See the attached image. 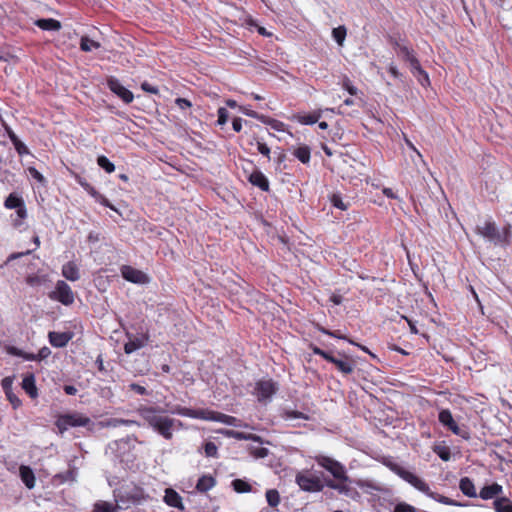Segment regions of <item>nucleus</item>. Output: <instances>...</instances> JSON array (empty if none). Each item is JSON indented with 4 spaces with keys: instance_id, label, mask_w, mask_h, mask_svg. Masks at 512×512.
Masks as SVG:
<instances>
[{
    "instance_id": "obj_64",
    "label": "nucleus",
    "mask_w": 512,
    "mask_h": 512,
    "mask_svg": "<svg viewBox=\"0 0 512 512\" xmlns=\"http://www.w3.org/2000/svg\"><path fill=\"white\" fill-rule=\"evenodd\" d=\"M6 349H7L8 354L17 356V357H22L23 352H24L23 350L15 347V346H8Z\"/></svg>"
},
{
    "instance_id": "obj_46",
    "label": "nucleus",
    "mask_w": 512,
    "mask_h": 512,
    "mask_svg": "<svg viewBox=\"0 0 512 512\" xmlns=\"http://www.w3.org/2000/svg\"><path fill=\"white\" fill-rule=\"evenodd\" d=\"M80 185L85 189V191L94 198L96 201L97 198L100 197L101 193H99L92 185H90L86 181H79Z\"/></svg>"
},
{
    "instance_id": "obj_42",
    "label": "nucleus",
    "mask_w": 512,
    "mask_h": 512,
    "mask_svg": "<svg viewBox=\"0 0 512 512\" xmlns=\"http://www.w3.org/2000/svg\"><path fill=\"white\" fill-rule=\"evenodd\" d=\"M282 417L285 420H292V419H303L308 420V416L300 411H294L290 409H284L282 412Z\"/></svg>"
},
{
    "instance_id": "obj_47",
    "label": "nucleus",
    "mask_w": 512,
    "mask_h": 512,
    "mask_svg": "<svg viewBox=\"0 0 512 512\" xmlns=\"http://www.w3.org/2000/svg\"><path fill=\"white\" fill-rule=\"evenodd\" d=\"M240 111L249 116V117H252V118H255L261 122L263 121H266V116L265 115H262V114H259L258 112L254 111V110H251V109H247V108H244V107H240Z\"/></svg>"
},
{
    "instance_id": "obj_13",
    "label": "nucleus",
    "mask_w": 512,
    "mask_h": 512,
    "mask_svg": "<svg viewBox=\"0 0 512 512\" xmlns=\"http://www.w3.org/2000/svg\"><path fill=\"white\" fill-rule=\"evenodd\" d=\"M171 412L173 414H177L180 416L206 420V416L208 414V409H191V408L182 407V406L177 405Z\"/></svg>"
},
{
    "instance_id": "obj_23",
    "label": "nucleus",
    "mask_w": 512,
    "mask_h": 512,
    "mask_svg": "<svg viewBox=\"0 0 512 512\" xmlns=\"http://www.w3.org/2000/svg\"><path fill=\"white\" fill-rule=\"evenodd\" d=\"M145 340L146 339L144 338L128 335V341L124 344V352L126 354H131L136 350H139L145 345Z\"/></svg>"
},
{
    "instance_id": "obj_33",
    "label": "nucleus",
    "mask_w": 512,
    "mask_h": 512,
    "mask_svg": "<svg viewBox=\"0 0 512 512\" xmlns=\"http://www.w3.org/2000/svg\"><path fill=\"white\" fill-rule=\"evenodd\" d=\"M101 44L97 41L92 40L88 36L84 35L80 39V49L84 52H91L93 49H98Z\"/></svg>"
},
{
    "instance_id": "obj_3",
    "label": "nucleus",
    "mask_w": 512,
    "mask_h": 512,
    "mask_svg": "<svg viewBox=\"0 0 512 512\" xmlns=\"http://www.w3.org/2000/svg\"><path fill=\"white\" fill-rule=\"evenodd\" d=\"M388 467L390 468L391 471H393L401 479L408 482L415 489L424 493L426 496L434 499L437 502H440V503H443L446 505H452V506H464L465 505L460 502H457L456 500H453L451 498H448L446 496H443V495H440L438 493L431 491L429 485L424 480H422L420 477H418L414 473L410 472L409 470L405 469L404 467L400 466L399 464L390 463V464H388Z\"/></svg>"
},
{
    "instance_id": "obj_4",
    "label": "nucleus",
    "mask_w": 512,
    "mask_h": 512,
    "mask_svg": "<svg viewBox=\"0 0 512 512\" xmlns=\"http://www.w3.org/2000/svg\"><path fill=\"white\" fill-rule=\"evenodd\" d=\"M295 482L301 490L309 493L321 492L326 486L324 480L322 481L320 477L311 474L308 470L298 472Z\"/></svg>"
},
{
    "instance_id": "obj_18",
    "label": "nucleus",
    "mask_w": 512,
    "mask_h": 512,
    "mask_svg": "<svg viewBox=\"0 0 512 512\" xmlns=\"http://www.w3.org/2000/svg\"><path fill=\"white\" fill-rule=\"evenodd\" d=\"M164 501L167 505L171 507L184 510L181 496L172 488H167L165 490Z\"/></svg>"
},
{
    "instance_id": "obj_22",
    "label": "nucleus",
    "mask_w": 512,
    "mask_h": 512,
    "mask_svg": "<svg viewBox=\"0 0 512 512\" xmlns=\"http://www.w3.org/2000/svg\"><path fill=\"white\" fill-rule=\"evenodd\" d=\"M20 478L28 489H32L35 486V475L33 470L26 465H21L19 468Z\"/></svg>"
},
{
    "instance_id": "obj_41",
    "label": "nucleus",
    "mask_w": 512,
    "mask_h": 512,
    "mask_svg": "<svg viewBox=\"0 0 512 512\" xmlns=\"http://www.w3.org/2000/svg\"><path fill=\"white\" fill-rule=\"evenodd\" d=\"M97 164L106 173H112L115 170V165L104 155L97 157Z\"/></svg>"
},
{
    "instance_id": "obj_2",
    "label": "nucleus",
    "mask_w": 512,
    "mask_h": 512,
    "mask_svg": "<svg viewBox=\"0 0 512 512\" xmlns=\"http://www.w3.org/2000/svg\"><path fill=\"white\" fill-rule=\"evenodd\" d=\"M162 412L163 409L158 406H142L138 409L139 415L149 427L165 439L170 440L173 437L174 427H182L183 424L179 420L163 416Z\"/></svg>"
},
{
    "instance_id": "obj_20",
    "label": "nucleus",
    "mask_w": 512,
    "mask_h": 512,
    "mask_svg": "<svg viewBox=\"0 0 512 512\" xmlns=\"http://www.w3.org/2000/svg\"><path fill=\"white\" fill-rule=\"evenodd\" d=\"M503 492V487L498 483L484 486L479 493V497L483 500H489L499 496Z\"/></svg>"
},
{
    "instance_id": "obj_56",
    "label": "nucleus",
    "mask_w": 512,
    "mask_h": 512,
    "mask_svg": "<svg viewBox=\"0 0 512 512\" xmlns=\"http://www.w3.org/2000/svg\"><path fill=\"white\" fill-rule=\"evenodd\" d=\"M256 145L258 152L269 159L271 151L267 144L264 142L257 141Z\"/></svg>"
},
{
    "instance_id": "obj_49",
    "label": "nucleus",
    "mask_w": 512,
    "mask_h": 512,
    "mask_svg": "<svg viewBox=\"0 0 512 512\" xmlns=\"http://www.w3.org/2000/svg\"><path fill=\"white\" fill-rule=\"evenodd\" d=\"M13 146L20 156L29 154V150H28L27 146L20 139L15 141L13 143Z\"/></svg>"
},
{
    "instance_id": "obj_29",
    "label": "nucleus",
    "mask_w": 512,
    "mask_h": 512,
    "mask_svg": "<svg viewBox=\"0 0 512 512\" xmlns=\"http://www.w3.org/2000/svg\"><path fill=\"white\" fill-rule=\"evenodd\" d=\"M36 25L47 31H58L61 29V23L52 18H42L36 21Z\"/></svg>"
},
{
    "instance_id": "obj_35",
    "label": "nucleus",
    "mask_w": 512,
    "mask_h": 512,
    "mask_svg": "<svg viewBox=\"0 0 512 512\" xmlns=\"http://www.w3.org/2000/svg\"><path fill=\"white\" fill-rule=\"evenodd\" d=\"M24 200L15 193L9 194L5 199L4 206L8 209H16L23 206Z\"/></svg>"
},
{
    "instance_id": "obj_19",
    "label": "nucleus",
    "mask_w": 512,
    "mask_h": 512,
    "mask_svg": "<svg viewBox=\"0 0 512 512\" xmlns=\"http://www.w3.org/2000/svg\"><path fill=\"white\" fill-rule=\"evenodd\" d=\"M411 73L414 77L417 78L418 82L423 86H427L430 84L429 76L425 70L422 69L418 60L412 61V66L410 67Z\"/></svg>"
},
{
    "instance_id": "obj_21",
    "label": "nucleus",
    "mask_w": 512,
    "mask_h": 512,
    "mask_svg": "<svg viewBox=\"0 0 512 512\" xmlns=\"http://www.w3.org/2000/svg\"><path fill=\"white\" fill-rule=\"evenodd\" d=\"M62 275L69 281H77L80 278L79 268L73 261H69L62 266Z\"/></svg>"
},
{
    "instance_id": "obj_30",
    "label": "nucleus",
    "mask_w": 512,
    "mask_h": 512,
    "mask_svg": "<svg viewBox=\"0 0 512 512\" xmlns=\"http://www.w3.org/2000/svg\"><path fill=\"white\" fill-rule=\"evenodd\" d=\"M493 507L496 512H512V501L507 497H497Z\"/></svg>"
},
{
    "instance_id": "obj_50",
    "label": "nucleus",
    "mask_w": 512,
    "mask_h": 512,
    "mask_svg": "<svg viewBox=\"0 0 512 512\" xmlns=\"http://www.w3.org/2000/svg\"><path fill=\"white\" fill-rule=\"evenodd\" d=\"M500 234L504 236L503 240V247L509 244V239L512 235V225L507 224L505 227H503L502 230H500Z\"/></svg>"
},
{
    "instance_id": "obj_55",
    "label": "nucleus",
    "mask_w": 512,
    "mask_h": 512,
    "mask_svg": "<svg viewBox=\"0 0 512 512\" xmlns=\"http://www.w3.org/2000/svg\"><path fill=\"white\" fill-rule=\"evenodd\" d=\"M13 380V377L10 376L3 378L1 385L4 390V393H9L10 391L13 390Z\"/></svg>"
},
{
    "instance_id": "obj_17",
    "label": "nucleus",
    "mask_w": 512,
    "mask_h": 512,
    "mask_svg": "<svg viewBox=\"0 0 512 512\" xmlns=\"http://www.w3.org/2000/svg\"><path fill=\"white\" fill-rule=\"evenodd\" d=\"M35 376L33 373L26 374L22 380V389L29 395L30 398L35 399L38 397V389L35 383Z\"/></svg>"
},
{
    "instance_id": "obj_43",
    "label": "nucleus",
    "mask_w": 512,
    "mask_h": 512,
    "mask_svg": "<svg viewBox=\"0 0 512 512\" xmlns=\"http://www.w3.org/2000/svg\"><path fill=\"white\" fill-rule=\"evenodd\" d=\"M393 512H418V509L406 502H398L394 505Z\"/></svg>"
},
{
    "instance_id": "obj_27",
    "label": "nucleus",
    "mask_w": 512,
    "mask_h": 512,
    "mask_svg": "<svg viewBox=\"0 0 512 512\" xmlns=\"http://www.w3.org/2000/svg\"><path fill=\"white\" fill-rule=\"evenodd\" d=\"M292 154L303 164H308L311 158V149L308 145H300Z\"/></svg>"
},
{
    "instance_id": "obj_44",
    "label": "nucleus",
    "mask_w": 512,
    "mask_h": 512,
    "mask_svg": "<svg viewBox=\"0 0 512 512\" xmlns=\"http://www.w3.org/2000/svg\"><path fill=\"white\" fill-rule=\"evenodd\" d=\"M204 452L207 457L216 458L218 456V448L212 441H208L204 444Z\"/></svg>"
},
{
    "instance_id": "obj_14",
    "label": "nucleus",
    "mask_w": 512,
    "mask_h": 512,
    "mask_svg": "<svg viewBox=\"0 0 512 512\" xmlns=\"http://www.w3.org/2000/svg\"><path fill=\"white\" fill-rule=\"evenodd\" d=\"M73 332H56L50 331L48 334L49 342L53 347L63 348L72 339Z\"/></svg>"
},
{
    "instance_id": "obj_52",
    "label": "nucleus",
    "mask_w": 512,
    "mask_h": 512,
    "mask_svg": "<svg viewBox=\"0 0 512 512\" xmlns=\"http://www.w3.org/2000/svg\"><path fill=\"white\" fill-rule=\"evenodd\" d=\"M262 123L270 125L273 129L277 131H283L284 124L278 120L266 116V121H263Z\"/></svg>"
},
{
    "instance_id": "obj_34",
    "label": "nucleus",
    "mask_w": 512,
    "mask_h": 512,
    "mask_svg": "<svg viewBox=\"0 0 512 512\" xmlns=\"http://www.w3.org/2000/svg\"><path fill=\"white\" fill-rule=\"evenodd\" d=\"M265 497L268 506L271 508H276L280 504L281 497L277 489H268L265 493Z\"/></svg>"
},
{
    "instance_id": "obj_5",
    "label": "nucleus",
    "mask_w": 512,
    "mask_h": 512,
    "mask_svg": "<svg viewBox=\"0 0 512 512\" xmlns=\"http://www.w3.org/2000/svg\"><path fill=\"white\" fill-rule=\"evenodd\" d=\"M475 231L493 245L503 247L504 236L500 234V229L491 219L485 220L482 224H478Z\"/></svg>"
},
{
    "instance_id": "obj_16",
    "label": "nucleus",
    "mask_w": 512,
    "mask_h": 512,
    "mask_svg": "<svg viewBox=\"0 0 512 512\" xmlns=\"http://www.w3.org/2000/svg\"><path fill=\"white\" fill-rule=\"evenodd\" d=\"M206 420L220 422V423H224L226 425H231V426H239L237 424V422H238L237 418L230 416V415L220 413V412L211 411V410H208Z\"/></svg>"
},
{
    "instance_id": "obj_57",
    "label": "nucleus",
    "mask_w": 512,
    "mask_h": 512,
    "mask_svg": "<svg viewBox=\"0 0 512 512\" xmlns=\"http://www.w3.org/2000/svg\"><path fill=\"white\" fill-rule=\"evenodd\" d=\"M251 453L255 458H265L268 456L269 450L264 447H258L253 449Z\"/></svg>"
},
{
    "instance_id": "obj_15",
    "label": "nucleus",
    "mask_w": 512,
    "mask_h": 512,
    "mask_svg": "<svg viewBox=\"0 0 512 512\" xmlns=\"http://www.w3.org/2000/svg\"><path fill=\"white\" fill-rule=\"evenodd\" d=\"M248 181L261 189L262 191H269V181L267 177L260 171L254 170L248 177Z\"/></svg>"
},
{
    "instance_id": "obj_36",
    "label": "nucleus",
    "mask_w": 512,
    "mask_h": 512,
    "mask_svg": "<svg viewBox=\"0 0 512 512\" xmlns=\"http://www.w3.org/2000/svg\"><path fill=\"white\" fill-rule=\"evenodd\" d=\"M433 452L443 461H449L451 458V451L448 446L443 444H435L433 446Z\"/></svg>"
},
{
    "instance_id": "obj_54",
    "label": "nucleus",
    "mask_w": 512,
    "mask_h": 512,
    "mask_svg": "<svg viewBox=\"0 0 512 512\" xmlns=\"http://www.w3.org/2000/svg\"><path fill=\"white\" fill-rule=\"evenodd\" d=\"M310 348H311L313 354L318 355L325 360H327V358L329 357V355L331 353L330 351L323 350L320 347L313 345V344L310 345Z\"/></svg>"
},
{
    "instance_id": "obj_39",
    "label": "nucleus",
    "mask_w": 512,
    "mask_h": 512,
    "mask_svg": "<svg viewBox=\"0 0 512 512\" xmlns=\"http://www.w3.org/2000/svg\"><path fill=\"white\" fill-rule=\"evenodd\" d=\"M330 202L333 207L338 208L343 211L347 210L350 205L349 202H344L340 193H333L330 196Z\"/></svg>"
},
{
    "instance_id": "obj_60",
    "label": "nucleus",
    "mask_w": 512,
    "mask_h": 512,
    "mask_svg": "<svg viewBox=\"0 0 512 512\" xmlns=\"http://www.w3.org/2000/svg\"><path fill=\"white\" fill-rule=\"evenodd\" d=\"M175 104L182 110H185L187 108H190L192 106V103L186 99V98H176Z\"/></svg>"
},
{
    "instance_id": "obj_40",
    "label": "nucleus",
    "mask_w": 512,
    "mask_h": 512,
    "mask_svg": "<svg viewBox=\"0 0 512 512\" xmlns=\"http://www.w3.org/2000/svg\"><path fill=\"white\" fill-rule=\"evenodd\" d=\"M117 507L106 501H97L94 504L93 512H116Z\"/></svg>"
},
{
    "instance_id": "obj_62",
    "label": "nucleus",
    "mask_w": 512,
    "mask_h": 512,
    "mask_svg": "<svg viewBox=\"0 0 512 512\" xmlns=\"http://www.w3.org/2000/svg\"><path fill=\"white\" fill-rule=\"evenodd\" d=\"M141 89L147 93H151V94H158L159 93V89L156 87V86H153L151 85L150 83L148 82H143L141 84Z\"/></svg>"
},
{
    "instance_id": "obj_9",
    "label": "nucleus",
    "mask_w": 512,
    "mask_h": 512,
    "mask_svg": "<svg viewBox=\"0 0 512 512\" xmlns=\"http://www.w3.org/2000/svg\"><path fill=\"white\" fill-rule=\"evenodd\" d=\"M53 300L59 301L63 305H71L74 302V294L71 287L63 280L56 283L55 291L49 294Z\"/></svg>"
},
{
    "instance_id": "obj_26",
    "label": "nucleus",
    "mask_w": 512,
    "mask_h": 512,
    "mask_svg": "<svg viewBox=\"0 0 512 512\" xmlns=\"http://www.w3.org/2000/svg\"><path fill=\"white\" fill-rule=\"evenodd\" d=\"M225 435L236 440H251L254 442H261V437L256 434L244 433L236 430H226Z\"/></svg>"
},
{
    "instance_id": "obj_45",
    "label": "nucleus",
    "mask_w": 512,
    "mask_h": 512,
    "mask_svg": "<svg viewBox=\"0 0 512 512\" xmlns=\"http://www.w3.org/2000/svg\"><path fill=\"white\" fill-rule=\"evenodd\" d=\"M44 281H45V278L43 276H39V275H35V274L29 275L26 278V283L31 287L40 286L43 284Z\"/></svg>"
},
{
    "instance_id": "obj_6",
    "label": "nucleus",
    "mask_w": 512,
    "mask_h": 512,
    "mask_svg": "<svg viewBox=\"0 0 512 512\" xmlns=\"http://www.w3.org/2000/svg\"><path fill=\"white\" fill-rule=\"evenodd\" d=\"M439 422L449 429L453 434L468 440L470 439V432L466 427H460L454 420L452 413L448 409H443L438 415Z\"/></svg>"
},
{
    "instance_id": "obj_31",
    "label": "nucleus",
    "mask_w": 512,
    "mask_h": 512,
    "mask_svg": "<svg viewBox=\"0 0 512 512\" xmlns=\"http://www.w3.org/2000/svg\"><path fill=\"white\" fill-rule=\"evenodd\" d=\"M77 475L76 469H68L65 472L54 475L53 482L56 484H63L65 482H72L75 480Z\"/></svg>"
},
{
    "instance_id": "obj_51",
    "label": "nucleus",
    "mask_w": 512,
    "mask_h": 512,
    "mask_svg": "<svg viewBox=\"0 0 512 512\" xmlns=\"http://www.w3.org/2000/svg\"><path fill=\"white\" fill-rule=\"evenodd\" d=\"M5 395L14 409H17L22 404L21 400L17 397L13 390L9 393H5Z\"/></svg>"
},
{
    "instance_id": "obj_48",
    "label": "nucleus",
    "mask_w": 512,
    "mask_h": 512,
    "mask_svg": "<svg viewBox=\"0 0 512 512\" xmlns=\"http://www.w3.org/2000/svg\"><path fill=\"white\" fill-rule=\"evenodd\" d=\"M217 114H218V119H217L218 125L222 126V125L226 124V122L229 118L228 110L224 107H220L217 111Z\"/></svg>"
},
{
    "instance_id": "obj_63",
    "label": "nucleus",
    "mask_w": 512,
    "mask_h": 512,
    "mask_svg": "<svg viewBox=\"0 0 512 512\" xmlns=\"http://www.w3.org/2000/svg\"><path fill=\"white\" fill-rule=\"evenodd\" d=\"M51 354V350L44 346L42 347L39 352L36 354L38 361L46 359Z\"/></svg>"
},
{
    "instance_id": "obj_37",
    "label": "nucleus",
    "mask_w": 512,
    "mask_h": 512,
    "mask_svg": "<svg viewBox=\"0 0 512 512\" xmlns=\"http://www.w3.org/2000/svg\"><path fill=\"white\" fill-rule=\"evenodd\" d=\"M347 35V29L344 25L333 28L332 37L339 46H343Z\"/></svg>"
},
{
    "instance_id": "obj_8",
    "label": "nucleus",
    "mask_w": 512,
    "mask_h": 512,
    "mask_svg": "<svg viewBox=\"0 0 512 512\" xmlns=\"http://www.w3.org/2000/svg\"><path fill=\"white\" fill-rule=\"evenodd\" d=\"M337 355L339 357L334 356L331 352L326 361L334 364L341 373L351 374L356 367V361L344 352L338 351Z\"/></svg>"
},
{
    "instance_id": "obj_10",
    "label": "nucleus",
    "mask_w": 512,
    "mask_h": 512,
    "mask_svg": "<svg viewBox=\"0 0 512 512\" xmlns=\"http://www.w3.org/2000/svg\"><path fill=\"white\" fill-rule=\"evenodd\" d=\"M121 276L128 282L134 284L145 285L149 284L151 278L141 270H138L130 265H123L120 268Z\"/></svg>"
},
{
    "instance_id": "obj_7",
    "label": "nucleus",
    "mask_w": 512,
    "mask_h": 512,
    "mask_svg": "<svg viewBox=\"0 0 512 512\" xmlns=\"http://www.w3.org/2000/svg\"><path fill=\"white\" fill-rule=\"evenodd\" d=\"M89 423L90 419L88 417L73 413L60 415L55 424L60 432H64L69 427H85Z\"/></svg>"
},
{
    "instance_id": "obj_38",
    "label": "nucleus",
    "mask_w": 512,
    "mask_h": 512,
    "mask_svg": "<svg viewBox=\"0 0 512 512\" xmlns=\"http://www.w3.org/2000/svg\"><path fill=\"white\" fill-rule=\"evenodd\" d=\"M395 46L398 47L400 54L402 55V58L404 61L409 63V66H412L413 60H418L414 54L413 51L410 50L407 46L400 45L397 41L395 42Z\"/></svg>"
},
{
    "instance_id": "obj_59",
    "label": "nucleus",
    "mask_w": 512,
    "mask_h": 512,
    "mask_svg": "<svg viewBox=\"0 0 512 512\" xmlns=\"http://www.w3.org/2000/svg\"><path fill=\"white\" fill-rule=\"evenodd\" d=\"M130 390L134 391L138 395H148V391L144 386H141L137 383H131L129 385Z\"/></svg>"
},
{
    "instance_id": "obj_58",
    "label": "nucleus",
    "mask_w": 512,
    "mask_h": 512,
    "mask_svg": "<svg viewBox=\"0 0 512 512\" xmlns=\"http://www.w3.org/2000/svg\"><path fill=\"white\" fill-rule=\"evenodd\" d=\"M388 71L394 78L403 82V74L398 70L396 65L391 63L388 67Z\"/></svg>"
},
{
    "instance_id": "obj_25",
    "label": "nucleus",
    "mask_w": 512,
    "mask_h": 512,
    "mask_svg": "<svg viewBox=\"0 0 512 512\" xmlns=\"http://www.w3.org/2000/svg\"><path fill=\"white\" fill-rule=\"evenodd\" d=\"M459 488L461 492L467 497L475 498L477 496L474 483L469 477H463L460 479Z\"/></svg>"
},
{
    "instance_id": "obj_61",
    "label": "nucleus",
    "mask_w": 512,
    "mask_h": 512,
    "mask_svg": "<svg viewBox=\"0 0 512 512\" xmlns=\"http://www.w3.org/2000/svg\"><path fill=\"white\" fill-rule=\"evenodd\" d=\"M28 171H29L30 175L32 176V178H34L38 182H40V183L45 182L44 176L36 168L29 167Z\"/></svg>"
},
{
    "instance_id": "obj_24",
    "label": "nucleus",
    "mask_w": 512,
    "mask_h": 512,
    "mask_svg": "<svg viewBox=\"0 0 512 512\" xmlns=\"http://www.w3.org/2000/svg\"><path fill=\"white\" fill-rule=\"evenodd\" d=\"M216 485V479L211 475H203L201 476L196 484V489L198 492L205 493L212 489Z\"/></svg>"
},
{
    "instance_id": "obj_1",
    "label": "nucleus",
    "mask_w": 512,
    "mask_h": 512,
    "mask_svg": "<svg viewBox=\"0 0 512 512\" xmlns=\"http://www.w3.org/2000/svg\"><path fill=\"white\" fill-rule=\"evenodd\" d=\"M315 461L333 477L324 478L325 485L328 488L352 499L359 497L358 491L349 485L352 480L347 475L346 467L342 463L334 458L322 454L315 456Z\"/></svg>"
},
{
    "instance_id": "obj_53",
    "label": "nucleus",
    "mask_w": 512,
    "mask_h": 512,
    "mask_svg": "<svg viewBox=\"0 0 512 512\" xmlns=\"http://www.w3.org/2000/svg\"><path fill=\"white\" fill-rule=\"evenodd\" d=\"M96 202L100 203L101 205H103L105 207L110 208L111 210H113L116 213H118L119 215H121L119 210L104 195L101 194L100 197L97 198Z\"/></svg>"
},
{
    "instance_id": "obj_12",
    "label": "nucleus",
    "mask_w": 512,
    "mask_h": 512,
    "mask_svg": "<svg viewBox=\"0 0 512 512\" xmlns=\"http://www.w3.org/2000/svg\"><path fill=\"white\" fill-rule=\"evenodd\" d=\"M277 385L272 380H262L256 383L255 391L258 401L270 400L277 391Z\"/></svg>"
},
{
    "instance_id": "obj_32",
    "label": "nucleus",
    "mask_w": 512,
    "mask_h": 512,
    "mask_svg": "<svg viewBox=\"0 0 512 512\" xmlns=\"http://www.w3.org/2000/svg\"><path fill=\"white\" fill-rule=\"evenodd\" d=\"M231 486L237 493H248L252 491L251 484L245 479H234L231 482Z\"/></svg>"
},
{
    "instance_id": "obj_11",
    "label": "nucleus",
    "mask_w": 512,
    "mask_h": 512,
    "mask_svg": "<svg viewBox=\"0 0 512 512\" xmlns=\"http://www.w3.org/2000/svg\"><path fill=\"white\" fill-rule=\"evenodd\" d=\"M106 84L110 91L119 97L125 104H130L133 101V93L124 87L116 77H107Z\"/></svg>"
},
{
    "instance_id": "obj_28",
    "label": "nucleus",
    "mask_w": 512,
    "mask_h": 512,
    "mask_svg": "<svg viewBox=\"0 0 512 512\" xmlns=\"http://www.w3.org/2000/svg\"><path fill=\"white\" fill-rule=\"evenodd\" d=\"M322 114V110L315 111L310 114H297L295 119L303 125H312L318 122Z\"/></svg>"
}]
</instances>
